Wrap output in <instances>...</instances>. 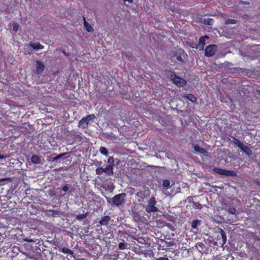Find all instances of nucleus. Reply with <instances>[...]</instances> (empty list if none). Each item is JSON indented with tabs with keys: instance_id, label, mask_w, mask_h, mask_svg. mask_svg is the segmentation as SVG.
<instances>
[{
	"instance_id": "obj_1",
	"label": "nucleus",
	"mask_w": 260,
	"mask_h": 260,
	"mask_svg": "<svg viewBox=\"0 0 260 260\" xmlns=\"http://www.w3.org/2000/svg\"><path fill=\"white\" fill-rule=\"evenodd\" d=\"M125 197L126 194L125 193L116 194L111 198L110 203L117 207H119L125 203Z\"/></svg>"
},
{
	"instance_id": "obj_2",
	"label": "nucleus",
	"mask_w": 260,
	"mask_h": 260,
	"mask_svg": "<svg viewBox=\"0 0 260 260\" xmlns=\"http://www.w3.org/2000/svg\"><path fill=\"white\" fill-rule=\"evenodd\" d=\"M156 201L154 197H152L145 207V210L148 213H154L158 211V208L156 206Z\"/></svg>"
},
{
	"instance_id": "obj_3",
	"label": "nucleus",
	"mask_w": 260,
	"mask_h": 260,
	"mask_svg": "<svg viewBox=\"0 0 260 260\" xmlns=\"http://www.w3.org/2000/svg\"><path fill=\"white\" fill-rule=\"evenodd\" d=\"M219 232L217 235V237L215 239V243L217 245L223 246L226 242V236L225 232L221 229H219Z\"/></svg>"
},
{
	"instance_id": "obj_4",
	"label": "nucleus",
	"mask_w": 260,
	"mask_h": 260,
	"mask_svg": "<svg viewBox=\"0 0 260 260\" xmlns=\"http://www.w3.org/2000/svg\"><path fill=\"white\" fill-rule=\"evenodd\" d=\"M170 78L173 81V83L178 87H183L186 84V81L177 76L175 72H172L171 73Z\"/></svg>"
},
{
	"instance_id": "obj_5",
	"label": "nucleus",
	"mask_w": 260,
	"mask_h": 260,
	"mask_svg": "<svg viewBox=\"0 0 260 260\" xmlns=\"http://www.w3.org/2000/svg\"><path fill=\"white\" fill-rule=\"evenodd\" d=\"M150 194V190L148 188H146L138 191L136 194V196L138 198V201L139 202H142L145 199L149 197Z\"/></svg>"
},
{
	"instance_id": "obj_6",
	"label": "nucleus",
	"mask_w": 260,
	"mask_h": 260,
	"mask_svg": "<svg viewBox=\"0 0 260 260\" xmlns=\"http://www.w3.org/2000/svg\"><path fill=\"white\" fill-rule=\"evenodd\" d=\"M213 170L215 173L225 176H235L236 175V173L234 171L227 170L217 167L214 168Z\"/></svg>"
},
{
	"instance_id": "obj_7",
	"label": "nucleus",
	"mask_w": 260,
	"mask_h": 260,
	"mask_svg": "<svg viewBox=\"0 0 260 260\" xmlns=\"http://www.w3.org/2000/svg\"><path fill=\"white\" fill-rule=\"evenodd\" d=\"M217 50V46L215 44L207 46L205 49V55L207 57L213 56Z\"/></svg>"
},
{
	"instance_id": "obj_8",
	"label": "nucleus",
	"mask_w": 260,
	"mask_h": 260,
	"mask_svg": "<svg viewBox=\"0 0 260 260\" xmlns=\"http://www.w3.org/2000/svg\"><path fill=\"white\" fill-rule=\"evenodd\" d=\"M36 73L37 74H40L44 71L45 69V66L41 61L37 60L36 63Z\"/></svg>"
},
{
	"instance_id": "obj_9",
	"label": "nucleus",
	"mask_w": 260,
	"mask_h": 260,
	"mask_svg": "<svg viewBox=\"0 0 260 260\" xmlns=\"http://www.w3.org/2000/svg\"><path fill=\"white\" fill-rule=\"evenodd\" d=\"M209 39V37L207 35L202 36L199 39V42L198 45L201 48V50H203L205 45V42L206 40Z\"/></svg>"
},
{
	"instance_id": "obj_10",
	"label": "nucleus",
	"mask_w": 260,
	"mask_h": 260,
	"mask_svg": "<svg viewBox=\"0 0 260 260\" xmlns=\"http://www.w3.org/2000/svg\"><path fill=\"white\" fill-rule=\"evenodd\" d=\"M181 96L182 98H185L193 103H197V98L192 94L188 93L182 94Z\"/></svg>"
},
{
	"instance_id": "obj_11",
	"label": "nucleus",
	"mask_w": 260,
	"mask_h": 260,
	"mask_svg": "<svg viewBox=\"0 0 260 260\" xmlns=\"http://www.w3.org/2000/svg\"><path fill=\"white\" fill-rule=\"evenodd\" d=\"M113 170V168L112 165H107L103 169V173H105L108 176H112L114 174Z\"/></svg>"
},
{
	"instance_id": "obj_12",
	"label": "nucleus",
	"mask_w": 260,
	"mask_h": 260,
	"mask_svg": "<svg viewBox=\"0 0 260 260\" xmlns=\"http://www.w3.org/2000/svg\"><path fill=\"white\" fill-rule=\"evenodd\" d=\"M31 44L26 45L24 47V53L25 54L30 55L33 53V48Z\"/></svg>"
},
{
	"instance_id": "obj_13",
	"label": "nucleus",
	"mask_w": 260,
	"mask_h": 260,
	"mask_svg": "<svg viewBox=\"0 0 260 260\" xmlns=\"http://www.w3.org/2000/svg\"><path fill=\"white\" fill-rule=\"evenodd\" d=\"M111 218L109 216L106 215L102 217L100 220L99 223L102 225H107L108 224Z\"/></svg>"
},
{
	"instance_id": "obj_14",
	"label": "nucleus",
	"mask_w": 260,
	"mask_h": 260,
	"mask_svg": "<svg viewBox=\"0 0 260 260\" xmlns=\"http://www.w3.org/2000/svg\"><path fill=\"white\" fill-rule=\"evenodd\" d=\"M58 250L59 251L63 253L69 254L70 255H73L74 254V251L67 247L59 246Z\"/></svg>"
},
{
	"instance_id": "obj_15",
	"label": "nucleus",
	"mask_w": 260,
	"mask_h": 260,
	"mask_svg": "<svg viewBox=\"0 0 260 260\" xmlns=\"http://www.w3.org/2000/svg\"><path fill=\"white\" fill-rule=\"evenodd\" d=\"M241 151H243L245 154H246L248 156H251L252 154V152L250 148L246 145H243V146L240 149Z\"/></svg>"
},
{
	"instance_id": "obj_16",
	"label": "nucleus",
	"mask_w": 260,
	"mask_h": 260,
	"mask_svg": "<svg viewBox=\"0 0 260 260\" xmlns=\"http://www.w3.org/2000/svg\"><path fill=\"white\" fill-rule=\"evenodd\" d=\"M196 247L201 252H205L207 249L205 245L202 242H198L196 245Z\"/></svg>"
},
{
	"instance_id": "obj_17",
	"label": "nucleus",
	"mask_w": 260,
	"mask_h": 260,
	"mask_svg": "<svg viewBox=\"0 0 260 260\" xmlns=\"http://www.w3.org/2000/svg\"><path fill=\"white\" fill-rule=\"evenodd\" d=\"M71 135L76 138V140L81 141L82 140L81 133L78 131L72 130L71 132Z\"/></svg>"
},
{
	"instance_id": "obj_18",
	"label": "nucleus",
	"mask_w": 260,
	"mask_h": 260,
	"mask_svg": "<svg viewBox=\"0 0 260 260\" xmlns=\"http://www.w3.org/2000/svg\"><path fill=\"white\" fill-rule=\"evenodd\" d=\"M83 19H84V26L86 30L88 32H92L93 31V27L91 26V25L89 23H88V22H87L86 21L85 18L84 17H83Z\"/></svg>"
},
{
	"instance_id": "obj_19",
	"label": "nucleus",
	"mask_w": 260,
	"mask_h": 260,
	"mask_svg": "<svg viewBox=\"0 0 260 260\" xmlns=\"http://www.w3.org/2000/svg\"><path fill=\"white\" fill-rule=\"evenodd\" d=\"M201 221L199 219L193 220L191 223V226L192 229H197L198 226L200 225Z\"/></svg>"
},
{
	"instance_id": "obj_20",
	"label": "nucleus",
	"mask_w": 260,
	"mask_h": 260,
	"mask_svg": "<svg viewBox=\"0 0 260 260\" xmlns=\"http://www.w3.org/2000/svg\"><path fill=\"white\" fill-rule=\"evenodd\" d=\"M193 149L196 152H198L201 154H205L206 152L204 148L199 147L198 145H194Z\"/></svg>"
},
{
	"instance_id": "obj_21",
	"label": "nucleus",
	"mask_w": 260,
	"mask_h": 260,
	"mask_svg": "<svg viewBox=\"0 0 260 260\" xmlns=\"http://www.w3.org/2000/svg\"><path fill=\"white\" fill-rule=\"evenodd\" d=\"M88 122L84 119V117L81 119L79 122V125L82 126L83 128H86L88 126Z\"/></svg>"
},
{
	"instance_id": "obj_22",
	"label": "nucleus",
	"mask_w": 260,
	"mask_h": 260,
	"mask_svg": "<svg viewBox=\"0 0 260 260\" xmlns=\"http://www.w3.org/2000/svg\"><path fill=\"white\" fill-rule=\"evenodd\" d=\"M31 161L33 164H39L41 161V158L36 155H34L31 157Z\"/></svg>"
},
{
	"instance_id": "obj_23",
	"label": "nucleus",
	"mask_w": 260,
	"mask_h": 260,
	"mask_svg": "<svg viewBox=\"0 0 260 260\" xmlns=\"http://www.w3.org/2000/svg\"><path fill=\"white\" fill-rule=\"evenodd\" d=\"M31 45H32L33 49L39 50V49H43L44 48V46L41 45L40 43L37 42L36 43H31Z\"/></svg>"
},
{
	"instance_id": "obj_24",
	"label": "nucleus",
	"mask_w": 260,
	"mask_h": 260,
	"mask_svg": "<svg viewBox=\"0 0 260 260\" xmlns=\"http://www.w3.org/2000/svg\"><path fill=\"white\" fill-rule=\"evenodd\" d=\"M61 189L64 192V193L61 194V196H64L66 193L69 190V185L67 184H64L62 187H61Z\"/></svg>"
},
{
	"instance_id": "obj_25",
	"label": "nucleus",
	"mask_w": 260,
	"mask_h": 260,
	"mask_svg": "<svg viewBox=\"0 0 260 260\" xmlns=\"http://www.w3.org/2000/svg\"><path fill=\"white\" fill-rule=\"evenodd\" d=\"M237 23V20L234 19H230L228 18L225 20V24H236Z\"/></svg>"
},
{
	"instance_id": "obj_26",
	"label": "nucleus",
	"mask_w": 260,
	"mask_h": 260,
	"mask_svg": "<svg viewBox=\"0 0 260 260\" xmlns=\"http://www.w3.org/2000/svg\"><path fill=\"white\" fill-rule=\"evenodd\" d=\"M174 245V243L172 241L165 242V244L162 246L163 249L166 250L167 247H170Z\"/></svg>"
},
{
	"instance_id": "obj_27",
	"label": "nucleus",
	"mask_w": 260,
	"mask_h": 260,
	"mask_svg": "<svg viewBox=\"0 0 260 260\" xmlns=\"http://www.w3.org/2000/svg\"><path fill=\"white\" fill-rule=\"evenodd\" d=\"M214 22V20L212 18L204 19V23L206 25H212Z\"/></svg>"
},
{
	"instance_id": "obj_28",
	"label": "nucleus",
	"mask_w": 260,
	"mask_h": 260,
	"mask_svg": "<svg viewBox=\"0 0 260 260\" xmlns=\"http://www.w3.org/2000/svg\"><path fill=\"white\" fill-rule=\"evenodd\" d=\"M192 207L194 209H201L203 208V205L199 202H193Z\"/></svg>"
},
{
	"instance_id": "obj_29",
	"label": "nucleus",
	"mask_w": 260,
	"mask_h": 260,
	"mask_svg": "<svg viewBox=\"0 0 260 260\" xmlns=\"http://www.w3.org/2000/svg\"><path fill=\"white\" fill-rule=\"evenodd\" d=\"M234 143L235 145H237L240 149L243 146V144L239 140L234 138Z\"/></svg>"
},
{
	"instance_id": "obj_30",
	"label": "nucleus",
	"mask_w": 260,
	"mask_h": 260,
	"mask_svg": "<svg viewBox=\"0 0 260 260\" xmlns=\"http://www.w3.org/2000/svg\"><path fill=\"white\" fill-rule=\"evenodd\" d=\"M95 118L94 114H89L84 117V119L86 120L88 122L90 120H93Z\"/></svg>"
},
{
	"instance_id": "obj_31",
	"label": "nucleus",
	"mask_w": 260,
	"mask_h": 260,
	"mask_svg": "<svg viewBox=\"0 0 260 260\" xmlns=\"http://www.w3.org/2000/svg\"><path fill=\"white\" fill-rule=\"evenodd\" d=\"M100 151L101 154L105 156H107L108 154V151L105 147H101L100 148Z\"/></svg>"
},
{
	"instance_id": "obj_32",
	"label": "nucleus",
	"mask_w": 260,
	"mask_h": 260,
	"mask_svg": "<svg viewBox=\"0 0 260 260\" xmlns=\"http://www.w3.org/2000/svg\"><path fill=\"white\" fill-rule=\"evenodd\" d=\"M118 247L120 249L124 250L127 248V244L124 242H120L118 244Z\"/></svg>"
},
{
	"instance_id": "obj_33",
	"label": "nucleus",
	"mask_w": 260,
	"mask_h": 260,
	"mask_svg": "<svg viewBox=\"0 0 260 260\" xmlns=\"http://www.w3.org/2000/svg\"><path fill=\"white\" fill-rule=\"evenodd\" d=\"M162 185L168 188L170 186V182L167 179L164 180L162 181Z\"/></svg>"
},
{
	"instance_id": "obj_34",
	"label": "nucleus",
	"mask_w": 260,
	"mask_h": 260,
	"mask_svg": "<svg viewBox=\"0 0 260 260\" xmlns=\"http://www.w3.org/2000/svg\"><path fill=\"white\" fill-rule=\"evenodd\" d=\"M228 212L233 214V215H234L236 214V209H235V208L233 207H230L229 209H228Z\"/></svg>"
},
{
	"instance_id": "obj_35",
	"label": "nucleus",
	"mask_w": 260,
	"mask_h": 260,
	"mask_svg": "<svg viewBox=\"0 0 260 260\" xmlns=\"http://www.w3.org/2000/svg\"><path fill=\"white\" fill-rule=\"evenodd\" d=\"M103 168L99 167L95 170L96 174L101 175L103 173Z\"/></svg>"
},
{
	"instance_id": "obj_36",
	"label": "nucleus",
	"mask_w": 260,
	"mask_h": 260,
	"mask_svg": "<svg viewBox=\"0 0 260 260\" xmlns=\"http://www.w3.org/2000/svg\"><path fill=\"white\" fill-rule=\"evenodd\" d=\"M155 260H170L167 255H165L164 256H159L155 259Z\"/></svg>"
},
{
	"instance_id": "obj_37",
	"label": "nucleus",
	"mask_w": 260,
	"mask_h": 260,
	"mask_svg": "<svg viewBox=\"0 0 260 260\" xmlns=\"http://www.w3.org/2000/svg\"><path fill=\"white\" fill-rule=\"evenodd\" d=\"M64 154H63V153H61L59 155H57L56 156L54 157L53 158V160H54V161L57 160L58 159L61 158L63 156H64Z\"/></svg>"
},
{
	"instance_id": "obj_38",
	"label": "nucleus",
	"mask_w": 260,
	"mask_h": 260,
	"mask_svg": "<svg viewBox=\"0 0 260 260\" xmlns=\"http://www.w3.org/2000/svg\"><path fill=\"white\" fill-rule=\"evenodd\" d=\"M19 24L17 23H14L13 25V29L15 31H17L18 29Z\"/></svg>"
},
{
	"instance_id": "obj_39",
	"label": "nucleus",
	"mask_w": 260,
	"mask_h": 260,
	"mask_svg": "<svg viewBox=\"0 0 260 260\" xmlns=\"http://www.w3.org/2000/svg\"><path fill=\"white\" fill-rule=\"evenodd\" d=\"M176 59L180 62H184V60L182 59L180 55H177L176 56Z\"/></svg>"
},
{
	"instance_id": "obj_40",
	"label": "nucleus",
	"mask_w": 260,
	"mask_h": 260,
	"mask_svg": "<svg viewBox=\"0 0 260 260\" xmlns=\"http://www.w3.org/2000/svg\"><path fill=\"white\" fill-rule=\"evenodd\" d=\"M6 157V156H5L4 154H2L1 152L0 151V159H3Z\"/></svg>"
},
{
	"instance_id": "obj_41",
	"label": "nucleus",
	"mask_w": 260,
	"mask_h": 260,
	"mask_svg": "<svg viewBox=\"0 0 260 260\" xmlns=\"http://www.w3.org/2000/svg\"><path fill=\"white\" fill-rule=\"evenodd\" d=\"M108 162H111V161H113V158L112 157H110L108 159Z\"/></svg>"
},
{
	"instance_id": "obj_42",
	"label": "nucleus",
	"mask_w": 260,
	"mask_h": 260,
	"mask_svg": "<svg viewBox=\"0 0 260 260\" xmlns=\"http://www.w3.org/2000/svg\"><path fill=\"white\" fill-rule=\"evenodd\" d=\"M85 216L84 215H80V216H77V219H83V218H84Z\"/></svg>"
},
{
	"instance_id": "obj_43",
	"label": "nucleus",
	"mask_w": 260,
	"mask_h": 260,
	"mask_svg": "<svg viewBox=\"0 0 260 260\" xmlns=\"http://www.w3.org/2000/svg\"><path fill=\"white\" fill-rule=\"evenodd\" d=\"M123 2H128L129 3H132L133 0H123Z\"/></svg>"
},
{
	"instance_id": "obj_44",
	"label": "nucleus",
	"mask_w": 260,
	"mask_h": 260,
	"mask_svg": "<svg viewBox=\"0 0 260 260\" xmlns=\"http://www.w3.org/2000/svg\"><path fill=\"white\" fill-rule=\"evenodd\" d=\"M198 46V45L195 44L193 46H191V47L194 48H197Z\"/></svg>"
},
{
	"instance_id": "obj_45",
	"label": "nucleus",
	"mask_w": 260,
	"mask_h": 260,
	"mask_svg": "<svg viewBox=\"0 0 260 260\" xmlns=\"http://www.w3.org/2000/svg\"><path fill=\"white\" fill-rule=\"evenodd\" d=\"M69 195L72 194L71 190H70V191H69Z\"/></svg>"
},
{
	"instance_id": "obj_46",
	"label": "nucleus",
	"mask_w": 260,
	"mask_h": 260,
	"mask_svg": "<svg viewBox=\"0 0 260 260\" xmlns=\"http://www.w3.org/2000/svg\"><path fill=\"white\" fill-rule=\"evenodd\" d=\"M242 4H246L247 3H245V2H243Z\"/></svg>"
},
{
	"instance_id": "obj_47",
	"label": "nucleus",
	"mask_w": 260,
	"mask_h": 260,
	"mask_svg": "<svg viewBox=\"0 0 260 260\" xmlns=\"http://www.w3.org/2000/svg\"><path fill=\"white\" fill-rule=\"evenodd\" d=\"M63 260H65V259H63Z\"/></svg>"
}]
</instances>
